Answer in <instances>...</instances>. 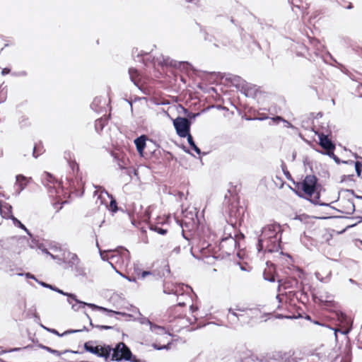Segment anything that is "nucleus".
Returning <instances> with one entry per match:
<instances>
[{"mask_svg":"<svg viewBox=\"0 0 362 362\" xmlns=\"http://www.w3.org/2000/svg\"><path fill=\"white\" fill-rule=\"evenodd\" d=\"M281 227L278 223L264 226L258 242L259 250L269 252L279 250L281 247Z\"/></svg>","mask_w":362,"mask_h":362,"instance_id":"1","label":"nucleus"},{"mask_svg":"<svg viewBox=\"0 0 362 362\" xmlns=\"http://www.w3.org/2000/svg\"><path fill=\"white\" fill-rule=\"evenodd\" d=\"M101 258L107 261L116 271L126 269L130 262V252L124 247H118L114 250H100Z\"/></svg>","mask_w":362,"mask_h":362,"instance_id":"2","label":"nucleus"},{"mask_svg":"<svg viewBox=\"0 0 362 362\" xmlns=\"http://www.w3.org/2000/svg\"><path fill=\"white\" fill-rule=\"evenodd\" d=\"M317 179L315 175H307L302 182H294V191L300 197L317 202L320 197L317 191Z\"/></svg>","mask_w":362,"mask_h":362,"instance_id":"3","label":"nucleus"},{"mask_svg":"<svg viewBox=\"0 0 362 362\" xmlns=\"http://www.w3.org/2000/svg\"><path fill=\"white\" fill-rule=\"evenodd\" d=\"M253 311L252 309L236 305L234 308L228 310V319L232 325H244L249 323L252 318Z\"/></svg>","mask_w":362,"mask_h":362,"instance_id":"4","label":"nucleus"},{"mask_svg":"<svg viewBox=\"0 0 362 362\" xmlns=\"http://www.w3.org/2000/svg\"><path fill=\"white\" fill-rule=\"evenodd\" d=\"M169 293L177 296V303L173 306V310L185 307L192 302V291L188 286L184 284H175Z\"/></svg>","mask_w":362,"mask_h":362,"instance_id":"5","label":"nucleus"},{"mask_svg":"<svg viewBox=\"0 0 362 362\" xmlns=\"http://www.w3.org/2000/svg\"><path fill=\"white\" fill-rule=\"evenodd\" d=\"M112 354L110 357L112 361H121L126 360L132 362H139L135 356H132V351L128 346L123 342H119L117 344L115 348H112Z\"/></svg>","mask_w":362,"mask_h":362,"instance_id":"6","label":"nucleus"},{"mask_svg":"<svg viewBox=\"0 0 362 362\" xmlns=\"http://www.w3.org/2000/svg\"><path fill=\"white\" fill-rule=\"evenodd\" d=\"M308 37L310 47H307L303 44H298L296 49L299 50V52L297 53V55L304 56L305 53L306 52L308 56L311 57L313 54L317 55L319 52L323 51L324 45L319 40L311 37Z\"/></svg>","mask_w":362,"mask_h":362,"instance_id":"7","label":"nucleus"},{"mask_svg":"<svg viewBox=\"0 0 362 362\" xmlns=\"http://www.w3.org/2000/svg\"><path fill=\"white\" fill-rule=\"evenodd\" d=\"M48 183L47 184L49 193L52 196H55L59 198V200L53 204L54 209L59 211L62 209V205L67 203L66 200H62L60 198V194L63 192V189L61 187V182L52 177L49 174L47 175Z\"/></svg>","mask_w":362,"mask_h":362,"instance_id":"8","label":"nucleus"},{"mask_svg":"<svg viewBox=\"0 0 362 362\" xmlns=\"http://www.w3.org/2000/svg\"><path fill=\"white\" fill-rule=\"evenodd\" d=\"M132 277L134 281H153L157 279L158 274L156 271L144 269L141 265L134 264L132 269Z\"/></svg>","mask_w":362,"mask_h":362,"instance_id":"9","label":"nucleus"},{"mask_svg":"<svg viewBox=\"0 0 362 362\" xmlns=\"http://www.w3.org/2000/svg\"><path fill=\"white\" fill-rule=\"evenodd\" d=\"M237 245V240L235 238L229 235L222 238L218 245V251L221 256H230L235 253Z\"/></svg>","mask_w":362,"mask_h":362,"instance_id":"10","label":"nucleus"},{"mask_svg":"<svg viewBox=\"0 0 362 362\" xmlns=\"http://www.w3.org/2000/svg\"><path fill=\"white\" fill-rule=\"evenodd\" d=\"M85 349L98 356L107 359L110 357L112 347L109 345H95L93 341H88L84 344Z\"/></svg>","mask_w":362,"mask_h":362,"instance_id":"11","label":"nucleus"},{"mask_svg":"<svg viewBox=\"0 0 362 362\" xmlns=\"http://www.w3.org/2000/svg\"><path fill=\"white\" fill-rule=\"evenodd\" d=\"M151 330L156 333L157 335L165 339L164 344H161L160 341L156 339V342L153 344V346L158 350L168 349L170 344L171 338L170 334L165 330V329L163 327L151 323Z\"/></svg>","mask_w":362,"mask_h":362,"instance_id":"12","label":"nucleus"},{"mask_svg":"<svg viewBox=\"0 0 362 362\" xmlns=\"http://www.w3.org/2000/svg\"><path fill=\"white\" fill-rule=\"evenodd\" d=\"M174 127L177 134L182 138L189 134L190 122L185 117H177L173 121Z\"/></svg>","mask_w":362,"mask_h":362,"instance_id":"13","label":"nucleus"},{"mask_svg":"<svg viewBox=\"0 0 362 362\" xmlns=\"http://www.w3.org/2000/svg\"><path fill=\"white\" fill-rule=\"evenodd\" d=\"M279 283L278 291L293 289L298 288V281L296 277L286 276L285 278H277Z\"/></svg>","mask_w":362,"mask_h":362,"instance_id":"14","label":"nucleus"},{"mask_svg":"<svg viewBox=\"0 0 362 362\" xmlns=\"http://www.w3.org/2000/svg\"><path fill=\"white\" fill-rule=\"evenodd\" d=\"M59 292L64 296H68L69 298H71L72 300H75L76 303L78 305L77 307L76 305H72V308L74 309V310H78V308H84L85 306H88L90 308H95V309H98L100 310H102V311H104V312H109V313H114V311L112 310H108L105 308H103V307H99V306H97L94 304H91V303H84V302H82V301H80L78 300L77 298H76V296L74 295V294H72V293H64L62 291H59ZM115 313H117V314H120V313H117V312H115Z\"/></svg>","mask_w":362,"mask_h":362,"instance_id":"15","label":"nucleus"},{"mask_svg":"<svg viewBox=\"0 0 362 362\" xmlns=\"http://www.w3.org/2000/svg\"><path fill=\"white\" fill-rule=\"evenodd\" d=\"M319 144L325 150V153L329 156H334V151L335 150V145L328 137L327 135L323 133L319 134Z\"/></svg>","mask_w":362,"mask_h":362,"instance_id":"16","label":"nucleus"},{"mask_svg":"<svg viewBox=\"0 0 362 362\" xmlns=\"http://www.w3.org/2000/svg\"><path fill=\"white\" fill-rule=\"evenodd\" d=\"M315 301L323 307L332 308L335 305V302L333 300V297L328 294H320L319 296H315Z\"/></svg>","mask_w":362,"mask_h":362,"instance_id":"17","label":"nucleus"},{"mask_svg":"<svg viewBox=\"0 0 362 362\" xmlns=\"http://www.w3.org/2000/svg\"><path fill=\"white\" fill-rule=\"evenodd\" d=\"M264 279L274 282L276 280L277 281V278H279L276 272V268L273 264L267 265V267L264 270Z\"/></svg>","mask_w":362,"mask_h":362,"instance_id":"18","label":"nucleus"},{"mask_svg":"<svg viewBox=\"0 0 362 362\" xmlns=\"http://www.w3.org/2000/svg\"><path fill=\"white\" fill-rule=\"evenodd\" d=\"M241 209L238 206V202L231 203L228 209V214L230 218V221H233V219L235 221V223H237L238 219L241 218Z\"/></svg>","mask_w":362,"mask_h":362,"instance_id":"19","label":"nucleus"},{"mask_svg":"<svg viewBox=\"0 0 362 362\" xmlns=\"http://www.w3.org/2000/svg\"><path fill=\"white\" fill-rule=\"evenodd\" d=\"M147 136L141 135L134 140L136 150L141 157L145 156L144 148L146 145Z\"/></svg>","mask_w":362,"mask_h":362,"instance_id":"20","label":"nucleus"},{"mask_svg":"<svg viewBox=\"0 0 362 362\" xmlns=\"http://www.w3.org/2000/svg\"><path fill=\"white\" fill-rule=\"evenodd\" d=\"M0 213L3 218L13 219L12 206L8 203L0 202Z\"/></svg>","mask_w":362,"mask_h":362,"instance_id":"21","label":"nucleus"},{"mask_svg":"<svg viewBox=\"0 0 362 362\" xmlns=\"http://www.w3.org/2000/svg\"><path fill=\"white\" fill-rule=\"evenodd\" d=\"M31 180V177H26L22 175L16 176V183L18 185L20 190L24 189Z\"/></svg>","mask_w":362,"mask_h":362,"instance_id":"22","label":"nucleus"},{"mask_svg":"<svg viewBox=\"0 0 362 362\" xmlns=\"http://www.w3.org/2000/svg\"><path fill=\"white\" fill-rule=\"evenodd\" d=\"M129 74L131 80L136 84L138 85V83L140 82V74L139 71L134 69V68H130L129 69Z\"/></svg>","mask_w":362,"mask_h":362,"instance_id":"23","label":"nucleus"},{"mask_svg":"<svg viewBox=\"0 0 362 362\" xmlns=\"http://www.w3.org/2000/svg\"><path fill=\"white\" fill-rule=\"evenodd\" d=\"M210 247V244H206L205 243H199L197 245L198 250H199L203 257L209 256Z\"/></svg>","mask_w":362,"mask_h":362,"instance_id":"24","label":"nucleus"},{"mask_svg":"<svg viewBox=\"0 0 362 362\" xmlns=\"http://www.w3.org/2000/svg\"><path fill=\"white\" fill-rule=\"evenodd\" d=\"M149 228L151 230H154L160 235H165L168 232V229L163 228V225L159 226L158 224H150Z\"/></svg>","mask_w":362,"mask_h":362,"instance_id":"25","label":"nucleus"},{"mask_svg":"<svg viewBox=\"0 0 362 362\" xmlns=\"http://www.w3.org/2000/svg\"><path fill=\"white\" fill-rule=\"evenodd\" d=\"M44 151L43 146L41 144H37L33 148V155L35 158H37L39 156L42 155Z\"/></svg>","mask_w":362,"mask_h":362,"instance_id":"26","label":"nucleus"},{"mask_svg":"<svg viewBox=\"0 0 362 362\" xmlns=\"http://www.w3.org/2000/svg\"><path fill=\"white\" fill-rule=\"evenodd\" d=\"M186 137H187V141H188V143H189L190 147L193 150H194L198 154H199L201 153L200 149L194 144L192 135L189 134Z\"/></svg>","mask_w":362,"mask_h":362,"instance_id":"27","label":"nucleus"},{"mask_svg":"<svg viewBox=\"0 0 362 362\" xmlns=\"http://www.w3.org/2000/svg\"><path fill=\"white\" fill-rule=\"evenodd\" d=\"M7 98V89L6 86H0V103L4 102Z\"/></svg>","mask_w":362,"mask_h":362,"instance_id":"28","label":"nucleus"},{"mask_svg":"<svg viewBox=\"0 0 362 362\" xmlns=\"http://www.w3.org/2000/svg\"><path fill=\"white\" fill-rule=\"evenodd\" d=\"M69 164L72 169L73 173L77 175L79 171L78 164L75 160H69Z\"/></svg>","mask_w":362,"mask_h":362,"instance_id":"29","label":"nucleus"},{"mask_svg":"<svg viewBox=\"0 0 362 362\" xmlns=\"http://www.w3.org/2000/svg\"><path fill=\"white\" fill-rule=\"evenodd\" d=\"M293 274L296 275L300 279H303L305 276V274L303 270L298 267L293 270Z\"/></svg>","mask_w":362,"mask_h":362,"instance_id":"30","label":"nucleus"},{"mask_svg":"<svg viewBox=\"0 0 362 362\" xmlns=\"http://www.w3.org/2000/svg\"><path fill=\"white\" fill-rule=\"evenodd\" d=\"M179 309L177 308L176 310H173V308L171 309V315L174 318H182L185 316V314L183 313H178Z\"/></svg>","mask_w":362,"mask_h":362,"instance_id":"31","label":"nucleus"},{"mask_svg":"<svg viewBox=\"0 0 362 362\" xmlns=\"http://www.w3.org/2000/svg\"><path fill=\"white\" fill-rule=\"evenodd\" d=\"M108 208H109L110 210H111L113 212L117 211V202L115 199H112L110 202Z\"/></svg>","mask_w":362,"mask_h":362,"instance_id":"32","label":"nucleus"},{"mask_svg":"<svg viewBox=\"0 0 362 362\" xmlns=\"http://www.w3.org/2000/svg\"><path fill=\"white\" fill-rule=\"evenodd\" d=\"M355 170L356 171V173L358 176H361V171H362V164L359 161H356L354 163Z\"/></svg>","mask_w":362,"mask_h":362,"instance_id":"33","label":"nucleus"},{"mask_svg":"<svg viewBox=\"0 0 362 362\" xmlns=\"http://www.w3.org/2000/svg\"><path fill=\"white\" fill-rule=\"evenodd\" d=\"M14 222L15 224H17L18 226V227H20L21 228H23L24 230H26V228L25 227V226L20 221H18L16 218H13L12 219Z\"/></svg>","mask_w":362,"mask_h":362,"instance_id":"34","label":"nucleus"},{"mask_svg":"<svg viewBox=\"0 0 362 362\" xmlns=\"http://www.w3.org/2000/svg\"><path fill=\"white\" fill-rule=\"evenodd\" d=\"M189 309L192 314H194L197 313L199 308L197 305L190 304L189 305Z\"/></svg>","mask_w":362,"mask_h":362,"instance_id":"35","label":"nucleus"},{"mask_svg":"<svg viewBox=\"0 0 362 362\" xmlns=\"http://www.w3.org/2000/svg\"><path fill=\"white\" fill-rule=\"evenodd\" d=\"M74 332V331L69 330V331H66V332H64L63 334H59L57 330H55V329L52 330V333H54V334H57L58 336H63L64 334H69V333H72Z\"/></svg>","mask_w":362,"mask_h":362,"instance_id":"36","label":"nucleus"},{"mask_svg":"<svg viewBox=\"0 0 362 362\" xmlns=\"http://www.w3.org/2000/svg\"><path fill=\"white\" fill-rule=\"evenodd\" d=\"M95 194H98V199H101L103 198V195H107V193L106 192H98V191H95Z\"/></svg>","mask_w":362,"mask_h":362,"instance_id":"37","label":"nucleus"},{"mask_svg":"<svg viewBox=\"0 0 362 362\" xmlns=\"http://www.w3.org/2000/svg\"><path fill=\"white\" fill-rule=\"evenodd\" d=\"M10 72H11V69H9V68H4L1 71V74L3 76H5L6 74H8Z\"/></svg>","mask_w":362,"mask_h":362,"instance_id":"38","label":"nucleus"},{"mask_svg":"<svg viewBox=\"0 0 362 362\" xmlns=\"http://www.w3.org/2000/svg\"><path fill=\"white\" fill-rule=\"evenodd\" d=\"M341 6L348 9H351L353 8V5L351 2H349L347 4L346 3H344V4H341Z\"/></svg>","mask_w":362,"mask_h":362,"instance_id":"39","label":"nucleus"},{"mask_svg":"<svg viewBox=\"0 0 362 362\" xmlns=\"http://www.w3.org/2000/svg\"><path fill=\"white\" fill-rule=\"evenodd\" d=\"M97 327L101 329H110L112 328V327H111V326H106V325H98Z\"/></svg>","mask_w":362,"mask_h":362,"instance_id":"40","label":"nucleus"},{"mask_svg":"<svg viewBox=\"0 0 362 362\" xmlns=\"http://www.w3.org/2000/svg\"><path fill=\"white\" fill-rule=\"evenodd\" d=\"M99 124L101 126V127H103V119H102L96 120V126L99 125Z\"/></svg>","mask_w":362,"mask_h":362,"instance_id":"41","label":"nucleus"},{"mask_svg":"<svg viewBox=\"0 0 362 362\" xmlns=\"http://www.w3.org/2000/svg\"><path fill=\"white\" fill-rule=\"evenodd\" d=\"M13 45V42L11 41V40H8L6 43H5L4 45V47H7V46H9V45Z\"/></svg>","mask_w":362,"mask_h":362,"instance_id":"42","label":"nucleus"},{"mask_svg":"<svg viewBox=\"0 0 362 362\" xmlns=\"http://www.w3.org/2000/svg\"><path fill=\"white\" fill-rule=\"evenodd\" d=\"M156 339L160 341L161 344H164L165 341V339L163 338L162 337H160V338H156Z\"/></svg>","mask_w":362,"mask_h":362,"instance_id":"43","label":"nucleus"},{"mask_svg":"<svg viewBox=\"0 0 362 362\" xmlns=\"http://www.w3.org/2000/svg\"><path fill=\"white\" fill-rule=\"evenodd\" d=\"M314 324H316V325H321V326H324L325 325L319 321H312Z\"/></svg>","mask_w":362,"mask_h":362,"instance_id":"44","label":"nucleus"},{"mask_svg":"<svg viewBox=\"0 0 362 362\" xmlns=\"http://www.w3.org/2000/svg\"><path fill=\"white\" fill-rule=\"evenodd\" d=\"M286 176H287V177H288V178H291V174L289 173V172H287V173H286Z\"/></svg>","mask_w":362,"mask_h":362,"instance_id":"45","label":"nucleus"},{"mask_svg":"<svg viewBox=\"0 0 362 362\" xmlns=\"http://www.w3.org/2000/svg\"><path fill=\"white\" fill-rule=\"evenodd\" d=\"M305 318H306V319H308V320H310V321H312V320H311V318H310V317L309 315H307Z\"/></svg>","mask_w":362,"mask_h":362,"instance_id":"46","label":"nucleus"},{"mask_svg":"<svg viewBox=\"0 0 362 362\" xmlns=\"http://www.w3.org/2000/svg\"><path fill=\"white\" fill-rule=\"evenodd\" d=\"M194 320H196L197 319V315H194Z\"/></svg>","mask_w":362,"mask_h":362,"instance_id":"47","label":"nucleus"},{"mask_svg":"<svg viewBox=\"0 0 362 362\" xmlns=\"http://www.w3.org/2000/svg\"><path fill=\"white\" fill-rule=\"evenodd\" d=\"M119 165L122 168H124V166L123 165L120 164V163H119Z\"/></svg>","mask_w":362,"mask_h":362,"instance_id":"48","label":"nucleus"},{"mask_svg":"<svg viewBox=\"0 0 362 362\" xmlns=\"http://www.w3.org/2000/svg\"><path fill=\"white\" fill-rule=\"evenodd\" d=\"M276 119H281V118L280 117H276Z\"/></svg>","mask_w":362,"mask_h":362,"instance_id":"49","label":"nucleus"},{"mask_svg":"<svg viewBox=\"0 0 362 362\" xmlns=\"http://www.w3.org/2000/svg\"><path fill=\"white\" fill-rule=\"evenodd\" d=\"M180 300H185V298H180Z\"/></svg>","mask_w":362,"mask_h":362,"instance_id":"50","label":"nucleus"}]
</instances>
